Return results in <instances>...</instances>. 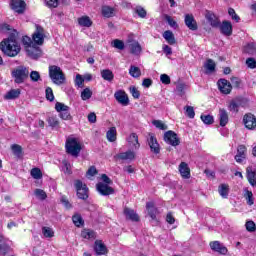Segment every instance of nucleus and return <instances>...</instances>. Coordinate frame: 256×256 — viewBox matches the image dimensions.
I'll list each match as a JSON object with an SVG mask.
<instances>
[{"label": "nucleus", "instance_id": "1", "mask_svg": "<svg viewBox=\"0 0 256 256\" xmlns=\"http://www.w3.org/2000/svg\"><path fill=\"white\" fill-rule=\"evenodd\" d=\"M0 50L7 57H17L18 53H21V45L17 42V30L0 43Z\"/></svg>", "mask_w": 256, "mask_h": 256}, {"label": "nucleus", "instance_id": "2", "mask_svg": "<svg viewBox=\"0 0 256 256\" xmlns=\"http://www.w3.org/2000/svg\"><path fill=\"white\" fill-rule=\"evenodd\" d=\"M49 77L52 83H54V85L65 84V81H66L65 73H63V70L61 69V67L57 65L49 66Z\"/></svg>", "mask_w": 256, "mask_h": 256}, {"label": "nucleus", "instance_id": "3", "mask_svg": "<svg viewBox=\"0 0 256 256\" xmlns=\"http://www.w3.org/2000/svg\"><path fill=\"white\" fill-rule=\"evenodd\" d=\"M66 153L72 155V157H79L81 153V144L75 138H68L66 140Z\"/></svg>", "mask_w": 256, "mask_h": 256}, {"label": "nucleus", "instance_id": "4", "mask_svg": "<svg viewBox=\"0 0 256 256\" xmlns=\"http://www.w3.org/2000/svg\"><path fill=\"white\" fill-rule=\"evenodd\" d=\"M74 187L77 191L78 199H82V201H87V199H89V188L86 184H83L81 180H75Z\"/></svg>", "mask_w": 256, "mask_h": 256}, {"label": "nucleus", "instance_id": "5", "mask_svg": "<svg viewBox=\"0 0 256 256\" xmlns=\"http://www.w3.org/2000/svg\"><path fill=\"white\" fill-rule=\"evenodd\" d=\"M12 77L15 83H24L25 79L29 77V70L26 67L20 66L12 71Z\"/></svg>", "mask_w": 256, "mask_h": 256}, {"label": "nucleus", "instance_id": "6", "mask_svg": "<svg viewBox=\"0 0 256 256\" xmlns=\"http://www.w3.org/2000/svg\"><path fill=\"white\" fill-rule=\"evenodd\" d=\"M34 45H43L45 43V29L39 25H36V30L32 35Z\"/></svg>", "mask_w": 256, "mask_h": 256}, {"label": "nucleus", "instance_id": "7", "mask_svg": "<svg viewBox=\"0 0 256 256\" xmlns=\"http://www.w3.org/2000/svg\"><path fill=\"white\" fill-rule=\"evenodd\" d=\"M147 142L151 153H154L155 155H159V153H161V147L159 146V142H157V137H155V134L149 133Z\"/></svg>", "mask_w": 256, "mask_h": 256}, {"label": "nucleus", "instance_id": "8", "mask_svg": "<svg viewBox=\"0 0 256 256\" xmlns=\"http://www.w3.org/2000/svg\"><path fill=\"white\" fill-rule=\"evenodd\" d=\"M146 209L148 211L149 217L152 219L153 225H159V220L157 219V215H159V210L155 207V203L147 202Z\"/></svg>", "mask_w": 256, "mask_h": 256}, {"label": "nucleus", "instance_id": "9", "mask_svg": "<svg viewBox=\"0 0 256 256\" xmlns=\"http://www.w3.org/2000/svg\"><path fill=\"white\" fill-rule=\"evenodd\" d=\"M96 189H97L98 193L100 195H103L104 197L115 194V189H113V187L109 186V184H105L103 182L96 184Z\"/></svg>", "mask_w": 256, "mask_h": 256}, {"label": "nucleus", "instance_id": "10", "mask_svg": "<svg viewBox=\"0 0 256 256\" xmlns=\"http://www.w3.org/2000/svg\"><path fill=\"white\" fill-rule=\"evenodd\" d=\"M164 141H166L168 145H172V147H177V145L181 143V141L179 140V137H177V133L171 130L167 131L164 134Z\"/></svg>", "mask_w": 256, "mask_h": 256}, {"label": "nucleus", "instance_id": "11", "mask_svg": "<svg viewBox=\"0 0 256 256\" xmlns=\"http://www.w3.org/2000/svg\"><path fill=\"white\" fill-rule=\"evenodd\" d=\"M243 123H244L246 129H250V130L256 129L255 115H253L251 113L245 114L243 117Z\"/></svg>", "mask_w": 256, "mask_h": 256}, {"label": "nucleus", "instance_id": "12", "mask_svg": "<svg viewBox=\"0 0 256 256\" xmlns=\"http://www.w3.org/2000/svg\"><path fill=\"white\" fill-rule=\"evenodd\" d=\"M114 97L116 101L123 107H127V105H129V96H127V93H125V91L119 90L115 92Z\"/></svg>", "mask_w": 256, "mask_h": 256}, {"label": "nucleus", "instance_id": "13", "mask_svg": "<svg viewBox=\"0 0 256 256\" xmlns=\"http://www.w3.org/2000/svg\"><path fill=\"white\" fill-rule=\"evenodd\" d=\"M218 89L221 91V93H224V95H229V93H231V89H233V86L229 81L220 79L218 80Z\"/></svg>", "mask_w": 256, "mask_h": 256}, {"label": "nucleus", "instance_id": "14", "mask_svg": "<svg viewBox=\"0 0 256 256\" xmlns=\"http://www.w3.org/2000/svg\"><path fill=\"white\" fill-rule=\"evenodd\" d=\"M184 23L190 31H197L198 26H197V21L195 20V17L193 14H186L184 17Z\"/></svg>", "mask_w": 256, "mask_h": 256}, {"label": "nucleus", "instance_id": "15", "mask_svg": "<svg viewBox=\"0 0 256 256\" xmlns=\"http://www.w3.org/2000/svg\"><path fill=\"white\" fill-rule=\"evenodd\" d=\"M218 27H220L222 35H225L226 37H231V35H233V25L231 22L223 21Z\"/></svg>", "mask_w": 256, "mask_h": 256}, {"label": "nucleus", "instance_id": "16", "mask_svg": "<svg viewBox=\"0 0 256 256\" xmlns=\"http://www.w3.org/2000/svg\"><path fill=\"white\" fill-rule=\"evenodd\" d=\"M178 171L183 179H191V169L187 162H181L178 167Z\"/></svg>", "mask_w": 256, "mask_h": 256}, {"label": "nucleus", "instance_id": "17", "mask_svg": "<svg viewBox=\"0 0 256 256\" xmlns=\"http://www.w3.org/2000/svg\"><path fill=\"white\" fill-rule=\"evenodd\" d=\"M123 213L125 215V218L128 219L129 221L137 223L140 220L139 214L129 207H125Z\"/></svg>", "mask_w": 256, "mask_h": 256}, {"label": "nucleus", "instance_id": "18", "mask_svg": "<svg viewBox=\"0 0 256 256\" xmlns=\"http://www.w3.org/2000/svg\"><path fill=\"white\" fill-rule=\"evenodd\" d=\"M210 248L212 251H216V253H220V255H227V247L223 246L219 241L210 242Z\"/></svg>", "mask_w": 256, "mask_h": 256}, {"label": "nucleus", "instance_id": "19", "mask_svg": "<svg viewBox=\"0 0 256 256\" xmlns=\"http://www.w3.org/2000/svg\"><path fill=\"white\" fill-rule=\"evenodd\" d=\"M128 43H130L129 44V48H130V53L132 55H136V56L141 55V53L143 51V48L141 47V44H139L138 41H135V40L131 41V40H129Z\"/></svg>", "mask_w": 256, "mask_h": 256}, {"label": "nucleus", "instance_id": "20", "mask_svg": "<svg viewBox=\"0 0 256 256\" xmlns=\"http://www.w3.org/2000/svg\"><path fill=\"white\" fill-rule=\"evenodd\" d=\"M205 18L207 19L208 23L210 24V27H213L214 29H217L219 27L220 22L219 18L213 14L211 11H207L205 14Z\"/></svg>", "mask_w": 256, "mask_h": 256}, {"label": "nucleus", "instance_id": "21", "mask_svg": "<svg viewBox=\"0 0 256 256\" xmlns=\"http://www.w3.org/2000/svg\"><path fill=\"white\" fill-rule=\"evenodd\" d=\"M11 9L16 13H23L25 11V1L24 0H11Z\"/></svg>", "mask_w": 256, "mask_h": 256}, {"label": "nucleus", "instance_id": "22", "mask_svg": "<svg viewBox=\"0 0 256 256\" xmlns=\"http://www.w3.org/2000/svg\"><path fill=\"white\" fill-rule=\"evenodd\" d=\"M94 251L96 255H107V246L104 245L103 241L96 240L94 243Z\"/></svg>", "mask_w": 256, "mask_h": 256}, {"label": "nucleus", "instance_id": "23", "mask_svg": "<svg viewBox=\"0 0 256 256\" xmlns=\"http://www.w3.org/2000/svg\"><path fill=\"white\" fill-rule=\"evenodd\" d=\"M26 53L31 59H39V57H41V48L37 45H33L26 49Z\"/></svg>", "mask_w": 256, "mask_h": 256}, {"label": "nucleus", "instance_id": "24", "mask_svg": "<svg viewBox=\"0 0 256 256\" xmlns=\"http://www.w3.org/2000/svg\"><path fill=\"white\" fill-rule=\"evenodd\" d=\"M242 101L243 99L241 98H235L231 100L228 105L229 111H231L232 113H239V107H241Z\"/></svg>", "mask_w": 256, "mask_h": 256}, {"label": "nucleus", "instance_id": "25", "mask_svg": "<svg viewBox=\"0 0 256 256\" xmlns=\"http://www.w3.org/2000/svg\"><path fill=\"white\" fill-rule=\"evenodd\" d=\"M115 157L116 159H120L121 161H133V159H135V152L129 150L119 153Z\"/></svg>", "mask_w": 256, "mask_h": 256}, {"label": "nucleus", "instance_id": "26", "mask_svg": "<svg viewBox=\"0 0 256 256\" xmlns=\"http://www.w3.org/2000/svg\"><path fill=\"white\" fill-rule=\"evenodd\" d=\"M219 121H220V127H225L227 123H229V113H227V110L221 108L219 110Z\"/></svg>", "mask_w": 256, "mask_h": 256}, {"label": "nucleus", "instance_id": "27", "mask_svg": "<svg viewBox=\"0 0 256 256\" xmlns=\"http://www.w3.org/2000/svg\"><path fill=\"white\" fill-rule=\"evenodd\" d=\"M163 38L167 41L168 45H175L177 40L175 39V34L171 30H166L163 33Z\"/></svg>", "mask_w": 256, "mask_h": 256}, {"label": "nucleus", "instance_id": "28", "mask_svg": "<svg viewBox=\"0 0 256 256\" xmlns=\"http://www.w3.org/2000/svg\"><path fill=\"white\" fill-rule=\"evenodd\" d=\"M127 141L129 145H132L134 147V149H139L141 147V144H139V136H137L136 133L130 134Z\"/></svg>", "mask_w": 256, "mask_h": 256}, {"label": "nucleus", "instance_id": "29", "mask_svg": "<svg viewBox=\"0 0 256 256\" xmlns=\"http://www.w3.org/2000/svg\"><path fill=\"white\" fill-rule=\"evenodd\" d=\"M246 173H247V175H246L247 180H248L249 184L251 185V187H256L255 171L251 170V168H247Z\"/></svg>", "mask_w": 256, "mask_h": 256}, {"label": "nucleus", "instance_id": "30", "mask_svg": "<svg viewBox=\"0 0 256 256\" xmlns=\"http://www.w3.org/2000/svg\"><path fill=\"white\" fill-rule=\"evenodd\" d=\"M106 137L110 143H114V141H117V128L116 127H111L107 133Z\"/></svg>", "mask_w": 256, "mask_h": 256}, {"label": "nucleus", "instance_id": "31", "mask_svg": "<svg viewBox=\"0 0 256 256\" xmlns=\"http://www.w3.org/2000/svg\"><path fill=\"white\" fill-rule=\"evenodd\" d=\"M101 77L104 79V81H113L115 79V75L113 74V71L109 69L101 70Z\"/></svg>", "mask_w": 256, "mask_h": 256}, {"label": "nucleus", "instance_id": "32", "mask_svg": "<svg viewBox=\"0 0 256 256\" xmlns=\"http://www.w3.org/2000/svg\"><path fill=\"white\" fill-rule=\"evenodd\" d=\"M78 25H80V27H91V25H93V21H91L89 16H82L78 18Z\"/></svg>", "mask_w": 256, "mask_h": 256}, {"label": "nucleus", "instance_id": "33", "mask_svg": "<svg viewBox=\"0 0 256 256\" xmlns=\"http://www.w3.org/2000/svg\"><path fill=\"white\" fill-rule=\"evenodd\" d=\"M102 15L103 17L110 18L115 15V8L111 6H103L102 7Z\"/></svg>", "mask_w": 256, "mask_h": 256}, {"label": "nucleus", "instance_id": "34", "mask_svg": "<svg viewBox=\"0 0 256 256\" xmlns=\"http://www.w3.org/2000/svg\"><path fill=\"white\" fill-rule=\"evenodd\" d=\"M21 95V90L19 89H12L4 96V99L11 100L17 99Z\"/></svg>", "mask_w": 256, "mask_h": 256}, {"label": "nucleus", "instance_id": "35", "mask_svg": "<svg viewBox=\"0 0 256 256\" xmlns=\"http://www.w3.org/2000/svg\"><path fill=\"white\" fill-rule=\"evenodd\" d=\"M218 193L223 199L229 197V186L227 184H221L218 188Z\"/></svg>", "mask_w": 256, "mask_h": 256}, {"label": "nucleus", "instance_id": "36", "mask_svg": "<svg viewBox=\"0 0 256 256\" xmlns=\"http://www.w3.org/2000/svg\"><path fill=\"white\" fill-rule=\"evenodd\" d=\"M204 67L206 69V73H213L217 65L215 64V61H213V59H207L206 63L204 64Z\"/></svg>", "mask_w": 256, "mask_h": 256}, {"label": "nucleus", "instance_id": "37", "mask_svg": "<svg viewBox=\"0 0 256 256\" xmlns=\"http://www.w3.org/2000/svg\"><path fill=\"white\" fill-rule=\"evenodd\" d=\"M12 152L13 154L18 157L21 158L23 155V148L19 145V144H13L11 146Z\"/></svg>", "mask_w": 256, "mask_h": 256}, {"label": "nucleus", "instance_id": "38", "mask_svg": "<svg viewBox=\"0 0 256 256\" xmlns=\"http://www.w3.org/2000/svg\"><path fill=\"white\" fill-rule=\"evenodd\" d=\"M34 195L37 197V199H40V201H45V199H47V193L44 192L43 189H35Z\"/></svg>", "mask_w": 256, "mask_h": 256}, {"label": "nucleus", "instance_id": "39", "mask_svg": "<svg viewBox=\"0 0 256 256\" xmlns=\"http://www.w3.org/2000/svg\"><path fill=\"white\" fill-rule=\"evenodd\" d=\"M129 73L131 77L138 78L141 77V69L137 66H130Z\"/></svg>", "mask_w": 256, "mask_h": 256}, {"label": "nucleus", "instance_id": "40", "mask_svg": "<svg viewBox=\"0 0 256 256\" xmlns=\"http://www.w3.org/2000/svg\"><path fill=\"white\" fill-rule=\"evenodd\" d=\"M136 15H138V17H140L141 19H145L147 17V10H145V8L141 7V6H137L134 9Z\"/></svg>", "mask_w": 256, "mask_h": 256}, {"label": "nucleus", "instance_id": "41", "mask_svg": "<svg viewBox=\"0 0 256 256\" xmlns=\"http://www.w3.org/2000/svg\"><path fill=\"white\" fill-rule=\"evenodd\" d=\"M81 237H83V239H95V231L93 230H83L81 232Z\"/></svg>", "mask_w": 256, "mask_h": 256}, {"label": "nucleus", "instance_id": "42", "mask_svg": "<svg viewBox=\"0 0 256 256\" xmlns=\"http://www.w3.org/2000/svg\"><path fill=\"white\" fill-rule=\"evenodd\" d=\"M90 97H93V92L91 91V89L85 88V89L81 92V99H82V101H88V99H89Z\"/></svg>", "mask_w": 256, "mask_h": 256}, {"label": "nucleus", "instance_id": "43", "mask_svg": "<svg viewBox=\"0 0 256 256\" xmlns=\"http://www.w3.org/2000/svg\"><path fill=\"white\" fill-rule=\"evenodd\" d=\"M164 19L165 21H167L168 25H170V27H172L173 29H177V27H179V25L177 24V21H175L173 17L165 14Z\"/></svg>", "mask_w": 256, "mask_h": 256}, {"label": "nucleus", "instance_id": "44", "mask_svg": "<svg viewBox=\"0 0 256 256\" xmlns=\"http://www.w3.org/2000/svg\"><path fill=\"white\" fill-rule=\"evenodd\" d=\"M245 53H248V55H256V46L254 43H250L245 46L244 48Z\"/></svg>", "mask_w": 256, "mask_h": 256}, {"label": "nucleus", "instance_id": "45", "mask_svg": "<svg viewBox=\"0 0 256 256\" xmlns=\"http://www.w3.org/2000/svg\"><path fill=\"white\" fill-rule=\"evenodd\" d=\"M185 115L189 119H195V109L192 106H185Z\"/></svg>", "mask_w": 256, "mask_h": 256}, {"label": "nucleus", "instance_id": "46", "mask_svg": "<svg viewBox=\"0 0 256 256\" xmlns=\"http://www.w3.org/2000/svg\"><path fill=\"white\" fill-rule=\"evenodd\" d=\"M72 221L76 227H81V225L84 223L83 217H81L80 214H75L72 216Z\"/></svg>", "mask_w": 256, "mask_h": 256}, {"label": "nucleus", "instance_id": "47", "mask_svg": "<svg viewBox=\"0 0 256 256\" xmlns=\"http://www.w3.org/2000/svg\"><path fill=\"white\" fill-rule=\"evenodd\" d=\"M55 109L58 113H63L65 111H69V106L65 105L64 103L57 102L55 104Z\"/></svg>", "mask_w": 256, "mask_h": 256}, {"label": "nucleus", "instance_id": "48", "mask_svg": "<svg viewBox=\"0 0 256 256\" xmlns=\"http://www.w3.org/2000/svg\"><path fill=\"white\" fill-rule=\"evenodd\" d=\"M112 47L115 49H119L120 51H123L125 49V43L122 40L115 39L112 42Z\"/></svg>", "mask_w": 256, "mask_h": 256}, {"label": "nucleus", "instance_id": "49", "mask_svg": "<svg viewBox=\"0 0 256 256\" xmlns=\"http://www.w3.org/2000/svg\"><path fill=\"white\" fill-rule=\"evenodd\" d=\"M152 124L154 127H156L157 129H160L161 131H167V125L163 123V121L161 120H154Z\"/></svg>", "mask_w": 256, "mask_h": 256}, {"label": "nucleus", "instance_id": "50", "mask_svg": "<svg viewBox=\"0 0 256 256\" xmlns=\"http://www.w3.org/2000/svg\"><path fill=\"white\" fill-rule=\"evenodd\" d=\"M30 175L33 177V179H41L43 177V173L39 168H33L30 172Z\"/></svg>", "mask_w": 256, "mask_h": 256}, {"label": "nucleus", "instance_id": "51", "mask_svg": "<svg viewBox=\"0 0 256 256\" xmlns=\"http://www.w3.org/2000/svg\"><path fill=\"white\" fill-rule=\"evenodd\" d=\"M22 43H23L25 49H29V47H33V45H35V43H33V40H31V38L28 36H24L22 38Z\"/></svg>", "mask_w": 256, "mask_h": 256}, {"label": "nucleus", "instance_id": "52", "mask_svg": "<svg viewBox=\"0 0 256 256\" xmlns=\"http://www.w3.org/2000/svg\"><path fill=\"white\" fill-rule=\"evenodd\" d=\"M42 233H43L44 237H48V238L55 236V232L50 227H43Z\"/></svg>", "mask_w": 256, "mask_h": 256}, {"label": "nucleus", "instance_id": "53", "mask_svg": "<svg viewBox=\"0 0 256 256\" xmlns=\"http://www.w3.org/2000/svg\"><path fill=\"white\" fill-rule=\"evenodd\" d=\"M45 95L47 101H55V95L53 94V89L51 87L46 88Z\"/></svg>", "mask_w": 256, "mask_h": 256}, {"label": "nucleus", "instance_id": "54", "mask_svg": "<svg viewBox=\"0 0 256 256\" xmlns=\"http://www.w3.org/2000/svg\"><path fill=\"white\" fill-rule=\"evenodd\" d=\"M245 227H246V231H249V233H255L256 231L255 222L251 220L246 222Z\"/></svg>", "mask_w": 256, "mask_h": 256}, {"label": "nucleus", "instance_id": "55", "mask_svg": "<svg viewBox=\"0 0 256 256\" xmlns=\"http://www.w3.org/2000/svg\"><path fill=\"white\" fill-rule=\"evenodd\" d=\"M60 119H63V121H71L73 119V116H71V113L69 110H65L64 112H61L59 114Z\"/></svg>", "mask_w": 256, "mask_h": 256}, {"label": "nucleus", "instance_id": "56", "mask_svg": "<svg viewBox=\"0 0 256 256\" xmlns=\"http://www.w3.org/2000/svg\"><path fill=\"white\" fill-rule=\"evenodd\" d=\"M201 121H203V123H205V125H212L214 119L213 116L211 115H201Z\"/></svg>", "mask_w": 256, "mask_h": 256}, {"label": "nucleus", "instance_id": "57", "mask_svg": "<svg viewBox=\"0 0 256 256\" xmlns=\"http://www.w3.org/2000/svg\"><path fill=\"white\" fill-rule=\"evenodd\" d=\"M74 83L76 87L83 88V83H85V79L83 78V76H81V74H77Z\"/></svg>", "mask_w": 256, "mask_h": 256}, {"label": "nucleus", "instance_id": "58", "mask_svg": "<svg viewBox=\"0 0 256 256\" xmlns=\"http://www.w3.org/2000/svg\"><path fill=\"white\" fill-rule=\"evenodd\" d=\"M46 6L50 9L59 7V0H45Z\"/></svg>", "mask_w": 256, "mask_h": 256}, {"label": "nucleus", "instance_id": "59", "mask_svg": "<svg viewBox=\"0 0 256 256\" xmlns=\"http://www.w3.org/2000/svg\"><path fill=\"white\" fill-rule=\"evenodd\" d=\"M30 79L31 81H33L34 83H37V81H41V74H39L38 71H32L30 73Z\"/></svg>", "mask_w": 256, "mask_h": 256}, {"label": "nucleus", "instance_id": "60", "mask_svg": "<svg viewBox=\"0 0 256 256\" xmlns=\"http://www.w3.org/2000/svg\"><path fill=\"white\" fill-rule=\"evenodd\" d=\"M228 14L230 15V17H232V19L234 21H236V23H239V21H241V18L239 17V15H237V13H235V9L229 8Z\"/></svg>", "mask_w": 256, "mask_h": 256}, {"label": "nucleus", "instance_id": "61", "mask_svg": "<svg viewBox=\"0 0 256 256\" xmlns=\"http://www.w3.org/2000/svg\"><path fill=\"white\" fill-rule=\"evenodd\" d=\"M237 155L247 157V147H245V145H239L237 148Z\"/></svg>", "mask_w": 256, "mask_h": 256}, {"label": "nucleus", "instance_id": "62", "mask_svg": "<svg viewBox=\"0 0 256 256\" xmlns=\"http://www.w3.org/2000/svg\"><path fill=\"white\" fill-rule=\"evenodd\" d=\"M47 121L50 127H59V120L56 117H49Z\"/></svg>", "mask_w": 256, "mask_h": 256}, {"label": "nucleus", "instance_id": "63", "mask_svg": "<svg viewBox=\"0 0 256 256\" xmlns=\"http://www.w3.org/2000/svg\"><path fill=\"white\" fill-rule=\"evenodd\" d=\"M245 198L247 200V203L249 205H253L254 201H253V192L247 190L245 193Z\"/></svg>", "mask_w": 256, "mask_h": 256}, {"label": "nucleus", "instance_id": "64", "mask_svg": "<svg viewBox=\"0 0 256 256\" xmlns=\"http://www.w3.org/2000/svg\"><path fill=\"white\" fill-rule=\"evenodd\" d=\"M246 65L249 67V69H255L256 68V60L255 58H248L246 60Z\"/></svg>", "mask_w": 256, "mask_h": 256}]
</instances>
